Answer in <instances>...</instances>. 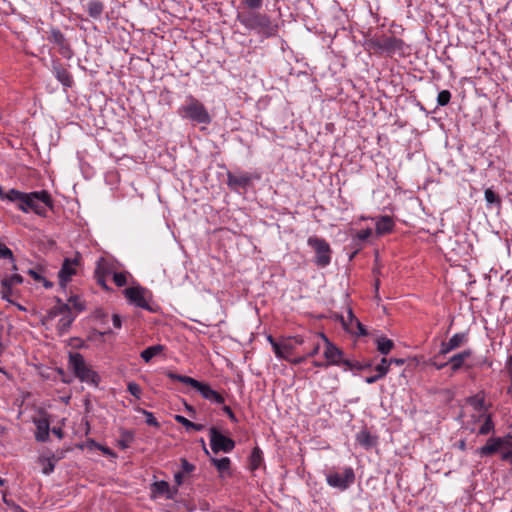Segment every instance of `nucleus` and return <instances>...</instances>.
Returning a JSON list of instances; mask_svg holds the SVG:
<instances>
[{
    "label": "nucleus",
    "instance_id": "nucleus-26",
    "mask_svg": "<svg viewBox=\"0 0 512 512\" xmlns=\"http://www.w3.org/2000/svg\"><path fill=\"white\" fill-rule=\"evenodd\" d=\"M293 347L289 343H273V351L280 359L289 360Z\"/></svg>",
    "mask_w": 512,
    "mask_h": 512
},
{
    "label": "nucleus",
    "instance_id": "nucleus-46",
    "mask_svg": "<svg viewBox=\"0 0 512 512\" xmlns=\"http://www.w3.org/2000/svg\"><path fill=\"white\" fill-rule=\"evenodd\" d=\"M355 322L354 329L355 332H351L352 334H356L359 336H366L367 330L365 326L359 320H353Z\"/></svg>",
    "mask_w": 512,
    "mask_h": 512
},
{
    "label": "nucleus",
    "instance_id": "nucleus-49",
    "mask_svg": "<svg viewBox=\"0 0 512 512\" xmlns=\"http://www.w3.org/2000/svg\"><path fill=\"white\" fill-rule=\"evenodd\" d=\"M344 366H346L347 369L349 370H353V369H356V370H364V366L362 365V363L358 362V361H350V360H345L344 361Z\"/></svg>",
    "mask_w": 512,
    "mask_h": 512
},
{
    "label": "nucleus",
    "instance_id": "nucleus-34",
    "mask_svg": "<svg viewBox=\"0 0 512 512\" xmlns=\"http://www.w3.org/2000/svg\"><path fill=\"white\" fill-rule=\"evenodd\" d=\"M262 462V451L259 447H255L250 456V469L257 470Z\"/></svg>",
    "mask_w": 512,
    "mask_h": 512
},
{
    "label": "nucleus",
    "instance_id": "nucleus-59",
    "mask_svg": "<svg viewBox=\"0 0 512 512\" xmlns=\"http://www.w3.org/2000/svg\"><path fill=\"white\" fill-rule=\"evenodd\" d=\"M183 476H184V473L182 471H179V472L175 473L174 480H175L177 486H180L182 484Z\"/></svg>",
    "mask_w": 512,
    "mask_h": 512
},
{
    "label": "nucleus",
    "instance_id": "nucleus-32",
    "mask_svg": "<svg viewBox=\"0 0 512 512\" xmlns=\"http://www.w3.org/2000/svg\"><path fill=\"white\" fill-rule=\"evenodd\" d=\"M174 419L176 422L182 424L186 428V430L192 429L195 431H202L204 429L203 424L191 422L190 420H188L187 418H185L182 415H175Z\"/></svg>",
    "mask_w": 512,
    "mask_h": 512
},
{
    "label": "nucleus",
    "instance_id": "nucleus-4",
    "mask_svg": "<svg viewBox=\"0 0 512 512\" xmlns=\"http://www.w3.org/2000/svg\"><path fill=\"white\" fill-rule=\"evenodd\" d=\"M177 113L181 118L195 124L208 125L212 121L204 104L192 95L186 97L185 103L178 108Z\"/></svg>",
    "mask_w": 512,
    "mask_h": 512
},
{
    "label": "nucleus",
    "instance_id": "nucleus-52",
    "mask_svg": "<svg viewBox=\"0 0 512 512\" xmlns=\"http://www.w3.org/2000/svg\"><path fill=\"white\" fill-rule=\"evenodd\" d=\"M95 277H96V280H97V283L103 287L105 290H109L107 284H106V276L102 275V274H95Z\"/></svg>",
    "mask_w": 512,
    "mask_h": 512
},
{
    "label": "nucleus",
    "instance_id": "nucleus-31",
    "mask_svg": "<svg viewBox=\"0 0 512 512\" xmlns=\"http://www.w3.org/2000/svg\"><path fill=\"white\" fill-rule=\"evenodd\" d=\"M376 344L377 350L383 355H387L394 347V342L386 337L378 338Z\"/></svg>",
    "mask_w": 512,
    "mask_h": 512
},
{
    "label": "nucleus",
    "instance_id": "nucleus-18",
    "mask_svg": "<svg viewBox=\"0 0 512 512\" xmlns=\"http://www.w3.org/2000/svg\"><path fill=\"white\" fill-rule=\"evenodd\" d=\"M465 402L470 405L476 413H489L484 391H479L475 395L467 397Z\"/></svg>",
    "mask_w": 512,
    "mask_h": 512
},
{
    "label": "nucleus",
    "instance_id": "nucleus-53",
    "mask_svg": "<svg viewBox=\"0 0 512 512\" xmlns=\"http://www.w3.org/2000/svg\"><path fill=\"white\" fill-rule=\"evenodd\" d=\"M222 410L233 422H237V418L229 406H223Z\"/></svg>",
    "mask_w": 512,
    "mask_h": 512
},
{
    "label": "nucleus",
    "instance_id": "nucleus-35",
    "mask_svg": "<svg viewBox=\"0 0 512 512\" xmlns=\"http://www.w3.org/2000/svg\"><path fill=\"white\" fill-rule=\"evenodd\" d=\"M353 320H358L355 315L353 314L352 310L349 309L348 312H347V317H341V322L344 326V328L348 331V332H355V329H354V325H355V322Z\"/></svg>",
    "mask_w": 512,
    "mask_h": 512
},
{
    "label": "nucleus",
    "instance_id": "nucleus-56",
    "mask_svg": "<svg viewBox=\"0 0 512 512\" xmlns=\"http://www.w3.org/2000/svg\"><path fill=\"white\" fill-rule=\"evenodd\" d=\"M382 378L383 377L381 376V374L376 373L375 375L366 377L365 378V382L367 384H373V383L377 382L378 380H380Z\"/></svg>",
    "mask_w": 512,
    "mask_h": 512
},
{
    "label": "nucleus",
    "instance_id": "nucleus-17",
    "mask_svg": "<svg viewBox=\"0 0 512 512\" xmlns=\"http://www.w3.org/2000/svg\"><path fill=\"white\" fill-rule=\"evenodd\" d=\"M251 183V177L247 173L236 175L227 172V185L231 190L238 191L240 188H246Z\"/></svg>",
    "mask_w": 512,
    "mask_h": 512
},
{
    "label": "nucleus",
    "instance_id": "nucleus-42",
    "mask_svg": "<svg viewBox=\"0 0 512 512\" xmlns=\"http://www.w3.org/2000/svg\"><path fill=\"white\" fill-rule=\"evenodd\" d=\"M390 362L388 359L382 358L381 362L375 367V371L384 378L389 372Z\"/></svg>",
    "mask_w": 512,
    "mask_h": 512
},
{
    "label": "nucleus",
    "instance_id": "nucleus-28",
    "mask_svg": "<svg viewBox=\"0 0 512 512\" xmlns=\"http://www.w3.org/2000/svg\"><path fill=\"white\" fill-rule=\"evenodd\" d=\"M69 310H71L70 306L66 303H63L59 298L57 299V304L50 309L48 312V317L53 319L57 316H62L64 313H67Z\"/></svg>",
    "mask_w": 512,
    "mask_h": 512
},
{
    "label": "nucleus",
    "instance_id": "nucleus-58",
    "mask_svg": "<svg viewBox=\"0 0 512 512\" xmlns=\"http://www.w3.org/2000/svg\"><path fill=\"white\" fill-rule=\"evenodd\" d=\"M28 274L36 281L44 280V277H42L37 271L30 269L28 271Z\"/></svg>",
    "mask_w": 512,
    "mask_h": 512
},
{
    "label": "nucleus",
    "instance_id": "nucleus-54",
    "mask_svg": "<svg viewBox=\"0 0 512 512\" xmlns=\"http://www.w3.org/2000/svg\"><path fill=\"white\" fill-rule=\"evenodd\" d=\"M439 356L440 355L438 354L434 359H436ZM430 365L434 366L437 370H441L448 365V361L439 363L436 360H430Z\"/></svg>",
    "mask_w": 512,
    "mask_h": 512
},
{
    "label": "nucleus",
    "instance_id": "nucleus-37",
    "mask_svg": "<svg viewBox=\"0 0 512 512\" xmlns=\"http://www.w3.org/2000/svg\"><path fill=\"white\" fill-rule=\"evenodd\" d=\"M484 197L488 205H501V198L491 188L485 190Z\"/></svg>",
    "mask_w": 512,
    "mask_h": 512
},
{
    "label": "nucleus",
    "instance_id": "nucleus-24",
    "mask_svg": "<svg viewBox=\"0 0 512 512\" xmlns=\"http://www.w3.org/2000/svg\"><path fill=\"white\" fill-rule=\"evenodd\" d=\"M105 5L101 0H90L86 4L88 15L93 19H99L103 14Z\"/></svg>",
    "mask_w": 512,
    "mask_h": 512
},
{
    "label": "nucleus",
    "instance_id": "nucleus-11",
    "mask_svg": "<svg viewBox=\"0 0 512 512\" xmlns=\"http://www.w3.org/2000/svg\"><path fill=\"white\" fill-rule=\"evenodd\" d=\"M81 256L77 253L73 258H65L61 269L58 272L59 284L64 288L71 281L72 276L76 275L80 265Z\"/></svg>",
    "mask_w": 512,
    "mask_h": 512
},
{
    "label": "nucleus",
    "instance_id": "nucleus-43",
    "mask_svg": "<svg viewBox=\"0 0 512 512\" xmlns=\"http://www.w3.org/2000/svg\"><path fill=\"white\" fill-rule=\"evenodd\" d=\"M451 99V93L448 90H442L438 93L437 103L439 106H446Z\"/></svg>",
    "mask_w": 512,
    "mask_h": 512
},
{
    "label": "nucleus",
    "instance_id": "nucleus-3",
    "mask_svg": "<svg viewBox=\"0 0 512 512\" xmlns=\"http://www.w3.org/2000/svg\"><path fill=\"white\" fill-rule=\"evenodd\" d=\"M366 49L375 54H387L389 56L404 53L405 43L402 39L392 35H374L365 42Z\"/></svg>",
    "mask_w": 512,
    "mask_h": 512
},
{
    "label": "nucleus",
    "instance_id": "nucleus-38",
    "mask_svg": "<svg viewBox=\"0 0 512 512\" xmlns=\"http://www.w3.org/2000/svg\"><path fill=\"white\" fill-rule=\"evenodd\" d=\"M23 282V277L19 274H13L1 280V286H13Z\"/></svg>",
    "mask_w": 512,
    "mask_h": 512
},
{
    "label": "nucleus",
    "instance_id": "nucleus-51",
    "mask_svg": "<svg viewBox=\"0 0 512 512\" xmlns=\"http://www.w3.org/2000/svg\"><path fill=\"white\" fill-rule=\"evenodd\" d=\"M371 234H372L371 229H363L358 232L357 236L360 240H366L371 236Z\"/></svg>",
    "mask_w": 512,
    "mask_h": 512
},
{
    "label": "nucleus",
    "instance_id": "nucleus-60",
    "mask_svg": "<svg viewBox=\"0 0 512 512\" xmlns=\"http://www.w3.org/2000/svg\"><path fill=\"white\" fill-rule=\"evenodd\" d=\"M312 364L314 367H318V368H326V367L330 366L326 360L325 361L314 360L312 362Z\"/></svg>",
    "mask_w": 512,
    "mask_h": 512
},
{
    "label": "nucleus",
    "instance_id": "nucleus-25",
    "mask_svg": "<svg viewBox=\"0 0 512 512\" xmlns=\"http://www.w3.org/2000/svg\"><path fill=\"white\" fill-rule=\"evenodd\" d=\"M394 228V222L390 216H381L376 222V233L384 235Z\"/></svg>",
    "mask_w": 512,
    "mask_h": 512
},
{
    "label": "nucleus",
    "instance_id": "nucleus-27",
    "mask_svg": "<svg viewBox=\"0 0 512 512\" xmlns=\"http://www.w3.org/2000/svg\"><path fill=\"white\" fill-rule=\"evenodd\" d=\"M163 350H164V346L160 345V344L149 346L141 352L140 357L146 363H148L152 360V358L159 355Z\"/></svg>",
    "mask_w": 512,
    "mask_h": 512
},
{
    "label": "nucleus",
    "instance_id": "nucleus-16",
    "mask_svg": "<svg viewBox=\"0 0 512 512\" xmlns=\"http://www.w3.org/2000/svg\"><path fill=\"white\" fill-rule=\"evenodd\" d=\"M508 441L506 438L501 437H491L487 440L486 444L480 447L477 450V453L480 456H491L495 454L502 446H504Z\"/></svg>",
    "mask_w": 512,
    "mask_h": 512
},
{
    "label": "nucleus",
    "instance_id": "nucleus-23",
    "mask_svg": "<svg viewBox=\"0 0 512 512\" xmlns=\"http://www.w3.org/2000/svg\"><path fill=\"white\" fill-rule=\"evenodd\" d=\"M75 317L76 316L73 314L72 310H69L67 313H64V315L60 316L56 326L59 335H63L68 332L73 321L75 320Z\"/></svg>",
    "mask_w": 512,
    "mask_h": 512
},
{
    "label": "nucleus",
    "instance_id": "nucleus-63",
    "mask_svg": "<svg viewBox=\"0 0 512 512\" xmlns=\"http://www.w3.org/2000/svg\"><path fill=\"white\" fill-rule=\"evenodd\" d=\"M501 458L504 461L510 460L511 463H512V452L511 451H507V452L502 453Z\"/></svg>",
    "mask_w": 512,
    "mask_h": 512
},
{
    "label": "nucleus",
    "instance_id": "nucleus-55",
    "mask_svg": "<svg viewBox=\"0 0 512 512\" xmlns=\"http://www.w3.org/2000/svg\"><path fill=\"white\" fill-rule=\"evenodd\" d=\"M320 349H321L320 343H315L313 345V348L307 353L306 357H314L315 355H317L319 353Z\"/></svg>",
    "mask_w": 512,
    "mask_h": 512
},
{
    "label": "nucleus",
    "instance_id": "nucleus-7",
    "mask_svg": "<svg viewBox=\"0 0 512 512\" xmlns=\"http://www.w3.org/2000/svg\"><path fill=\"white\" fill-rule=\"evenodd\" d=\"M307 243L316 253L314 263L321 268L328 266L331 262V248L329 243L316 236L309 237Z\"/></svg>",
    "mask_w": 512,
    "mask_h": 512
},
{
    "label": "nucleus",
    "instance_id": "nucleus-2",
    "mask_svg": "<svg viewBox=\"0 0 512 512\" xmlns=\"http://www.w3.org/2000/svg\"><path fill=\"white\" fill-rule=\"evenodd\" d=\"M236 20L247 30L253 31L263 38L274 37L279 30V25L268 14L258 10L237 12Z\"/></svg>",
    "mask_w": 512,
    "mask_h": 512
},
{
    "label": "nucleus",
    "instance_id": "nucleus-20",
    "mask_svg": "<svg viewBox=\"0 0 512 512\" xmlns=\"http://www.w3.org/2000/svg\"><path fill=\"white\" fill-rule=\"evenodd\" d=\"M165 495L167 499H173L168 482L161 480L155 481L151 484V498H157L158 496Z\"/></svg>",
    "mask_w": 512,
    "mask_h": 512
},
{
    "label": "nucleus",
    "instance_id": "nucleus-41",
    "mask_svg": "<svg viewBox=\"0 0 512 512\" xmlns=\"http://www.w3.org/2000/svg\"><path fill=\"white\" fill-rule=\"evenodd\" d=\"M127 275L128 272H114L113 273V281L116 286L123 287L127 284Z\"/></svg>",
    "mask_w": 512,
    "mask_h": 512
},
{
    "label": "nucleus",
    "instance_id": "nucleus-5",
    "mask_svg": "<svg viewBox=\"0 0 512 512\" xmlns=\"http://www.w3.org/2000/svg\"><path fill=\"white\" fill-rule=\"evenodd\" d=\"M68 367L81 382L95 387L99 385L101 380L99 374L86 363L80 353H69Z\"/></svg>",
    "mask_w": 512,
    "mask_h": 512
},
{
    "label": "nucleus",
    "instance_id": "nucleus-61",
    "mask_svg": "<svg viewBox=\"0 0 512 512\" xmlns=\"http://www.w3.org/2000/svg\"><path fill=\"white\" fill-rule=\"evenodd\" d=\"M306 356H301V357H297V358H294V359H290L288 361H290L292 364L294 365H298V364H301L303 363L305 360H306Z\"/></svg>",
    "mask_w": 512,
    "mask_h": 512
},
{
    "label": "nucleus",
    "instance_id": "nucleus-30",
    "mask_svg": "<svg viewBox=\"0 0 512 512\" xmlns=\"http://www.w3.org/2000/svg\"><path fill=\"white\" fill-rule=\"evenodd\" d=\"M210 461L216 467V469L218 470V472L220 474H223V473L228 472L230 470L231 461H230V459L228 457H223V458H220V459L212 457L210 459Z\"/></svg>",
    "mask_w": 512,
    "mask_h": 512
},
{
    "label": "nucleus",
    "instance_id": "nucleus-8",
    "mask_svg": "<svg viewBox=\"0 0 512 512\" xmlns=\"http://www.w3.org/2000/svg\"><path fill=\"white\" fill-rule=\"evenodd\" d=\"M355 481V473L351 467H345L341 473L330 471L326 474V482L330 487L341 491L348 489Z\"/></svg>",
    "mask_w": 512,
    "mask_h": 512
},
{
    "label": "nucleus",
    "instance_id": "nucleus-45",
    "mask_svg": "<svg viewBox=\"0 0 512 512\" xmlns=\"http://www.w3.org/2000/svg\"><path fill=\"white\" fill-rule=\"evenodd\" d=\"M127 390L131 395H133L136 398H140L141 395V388L140 386L135 382H129L127 385Z\"/></svg>",
    "mask_w": 512,
    "mask_h": 512
},
{
    "label": "nucleus",
    "instance_id": "nucleus-6",
    "mask_svg": "<svg viewBox=\"0 0 512 512\" xmlns=\"http://www.w3.org/2000/svg\"><path fill=\"white\" fill-rule=\"evenodd\" d=\"M166 375L169 379L173 381H178L183 384L191 386L192 388L197 390L204 399L210 402L222 404L225 401L224 397L217 391L213 390L207 383H203L192 377L180 375L171 371H168Z\"/></svg>",
    "mask_w": 512,
    "mask_h": 512
},
{
    "label": "nucleus",
    "instance_id": "nucleus-12",
    "mask_svg": "<svg viewBox=\"0 0 512 512\" xmlns=\"http://www.w3.org/2000/svg\"><path fill=\"white\" fill-rule=\"evenodd\" d=\"M323 341V356L328 364L341 365L346 359L343 358V351L334 345L323 333L319 335Z\"/></svg>",
    "mask_w": 512,
    "mask_h": 512
},
{
    "label": "nucleus",
    "instance_id": "nucleus-62",
    "mask_svg": "<svg viewBox=\"0 0 512 512\" xmlns=\"http://www.w3.org/2000/svg\"><path fill=\"white\" fill-rule=\"evenodd\" d=\"M388 362H390V365L396 364L398 366H401L405 363L404 359H399V358H390V359H388Z\"/></svg>",
    "mask_w": 512,
    "mask_h": 512
},
{
    "label": "nucleus",
    "instance_id": "nucleus-36",
    "mask_svg": "<svg viewBox=\"0 0 512 512\" xmlns=\"http://www.w3.org/2000/svg\"><path fill=\"white\" fill-rule=\"evenodd\" d=\"M358 442L364 447H371L376 443V440L368 431H362L357 436Z\"/></svg>",
    "mask_w": 512,
    "mask_h": 512
},
{
    "label": "nucleus",
    "instance_id": "nucleus-9",
    "mask_svg": "<svg viewBox=\"0 0 512 512\" xmlns=\"http://www.w3.org/2000/svg\"><path fill=\"white\" fill-rule=\"evenodd\" d=\"M210 448L213 453H229L235 448V441L223 435L217 427L212 426L209 429Z\"/></svg>",
    "mask_w": 512,
    "mask_h": 512
},
{
    "label": "nucleus",
    "instance_id": "nucleus-33",
    "mask_svg": "<svg viewBox=\"0 0 512 512\" xmlns=\"http://www.w3.org/2000/svg\"><path fill=\"white\" fill-rule=\"evenodd\" d=\"M114 272L115 271H113V266L105 259L101 258L97 262L95 274H102L104 276H108V275H113Z\"/></svg>",
    "mask_w": 512,
    "mask_h": 512
},
{
    "label": "nucleus",
    "instance_id": "nucleus-44",
    "mask_svg": "<svg viewBox=\"0 0 512 512\" xmlns=\"http://www.w3.org/2000/svg\"><path fill=\"white\" fill-rule=\"evenodd\" d=\"M0 258L14 261V255L12 250L5 244L0 242Z\"/></svg>",
    "mask_w": 512,
    "mask_h": 512
},
{
    "label": "nucleus",
    "instance_id": "nucleus-57",
    "mask_svg": "<svg viewBox=\"0 0 512 512\" xmlns=\"http://www.w3.org/2000/svg\"><path fill=\"white\" fill-rule=\"evenodd\" d=\"M112 323L115 328H117V329L121 328V325H122L121 317L118 314H113Z\"/></svg>",
    "mask_w": 512,
    "mask_h": 512
},
{
    "label": "nucleus",
    "instance_id": "nucleus-64",
    "mask_svg": "<svg viewBox=\"0 0 512 512\" xmlns=\"http://www.w3.org/2000/svg\"><path fill=\"white\" fill-rule=\"evenodd\" d=\"M52 432H53V434H55L58 438H62V437H63V431H62V429H61V428H56V427H54V428L52 429Z\"/></svg>",
    "mask_w": 512,
    "mask_h": 512
},
{
    "label": "nucleus",
    "instance_id": "nucleus-19",
    "mask_svg": "<svg viewBox=\"0 0 512 512\" xmlns=\"http://www.w3.org/2000/svg\"><path fill=\"white\" fill-rule=\"evenodd\" d=\"M53 74L55 78L64 86L67 88L72 87L74 81L71 73L63 67L61 64H54L53 65Z\"/></svg>",
    "mask_w": 512,
    "mask_h": 512
},
{
    "label": "nucleus",
    "instance_id": "nucleus-1",
    "mask_svg": "<svg viewBox=\"0 0 512 512\" xmlns=\"http://www.w3.org/2000/svg\"><path fill=\"white\" fill-rule=\"evenodd\" d=\"M8 197L10 202H17L18 209L24 213H28L31 210L38 216L46 217V207L53 208L52 197L46 190L25 193L16 189H10Z\"/></svg>",
    "mask_w": 512,
    "mask_h": 512
},
{
    "label": "nucleus",
    "instance_id": "nucleus-21",
    "mask_svg": "<svg viewBox=\"0 0 512 512\" xmlns=\"http://www.w3.org/2000/svg\"><path fill=\"white\" fill-rule=\"evenodd\" d=\"M34 423L36 425L35 439L39 442H46L49 439V421L47 419H37Z\"/></svg>",
    "mask_w": 512,
    "mask_h": 512
},
{
    "label": "nucleus",
    "instance_id": "nucleus-50",
    "mask_svg": "<svg viewBox=\"0 0 512 512\" xmlns=\"http://www.w3.org/2000/svg\"><path fill=\"white\" fill-rule=\"evenodd\" d=\"M1 296L3 299L9 301V296L12 294V286H1Z\"/></svg>",
    "mask_w": 512,
    "mask_h": 512
},
{
    "label": "nucleus",
    "instance_id": "nucleus-13",
    "mask_svg": "<svg viewBox=\"0 0 512 512\" xmlns=\"http://www.w3.org/2000/svg\"><path fill=\"white\" fill-rule=\"evenodd\" d=\"M483 421V424L478 429L479 435H488L495 430V425L493 422L491 413H476L471 415V419L467 422L468 427L473 432L475 430V425L479 422Z\"/></svg>",
    "mask_w": 512,
    "mask_h": 512
},
{
    "label": "nucleus",
    "instance_id": "nucleus-48",
    "mask_svg": "<svg viewBox=\"0 0 512 512\" xmlns=\"http://www.w3.org/2000/svg\"><path fill=\"white\" fill-rule=\"evenodd\" d=\"M143 413L146 416V423L149 426H153V427H159L160 426L159 422L154 417L153 413H151L149 411H146V410H144Z\"/></svg>",
    "mask_w": 512,
    "mask_h": 512
},
{
    "label": "nucleus",
    "instance_id": "nucleus-39",
    "mask_svg": "<svg viewBox=\"0 0 512 512\" xmlns=\"http://www.w3.org/2000/svg\"><path fill=\"white\" fill-rule=\"evenodd\" d=\"M241 5L250 10H259L262 8L264 0H240Z\"/></svg>",
    "mask_w": 512,
    "mask_h": 512
},
{
    "label": "nucleus",
    "instance_id": "nucleus-22",
    "mask_svg": "<svg viewBox=\"0 0 512 512\" xmlns=\"http://www.w3.org/2000/svg\"><path fill=\"white\" fill-rule=\"evenodd\" d=\"M472 355L470 349L464 350L450 357L448 364L451 366L452 372H457L464 365V361Z\"/></svg>",
    "mask_w": 512,
    "mask_h": 512
},
{
    "label": "nucleus",
    "instance_id": "nucleus-47",
    "mask_svg": "<svg viewBox=\"0 0 512 512\" xmlns=\"http://www.w3.org/2000/svg\"><path fill=\"white\" fill-rule=\"evenodd\" d=\"M195 470V466L188 462L185 458L181 459V471L184 474H189Z\"/></svg>",
    "mask_w": 512,
    "mask_h": 512
},
{
    "label": "nucleus",
    "instance_id": "nucleus-14",
    "mask_svg": "<svg viewBox=\"0 0 512 512\" xmlns=\"http://www.w3.org/2000/svg\"><path fill=\"white\" fill-rule=\"evenodd\" d=\"M48 40L58 46L59 53L66 59L73 56L72 48L65 38L64 34L58 28H52L48 36Z\"/></svg>",
    "mask_w": 512,
    "mask_h": 512
},
{
    "label": "nucleus",
    "instance_id": "nucleus-29",
    "mask_svg": "<svg viewBox=\"0 0 512 512\" xmlns=\"http://www.w3.org/2000/svg\"><path fill=\"white\" fill-rule=\"evenodd\" d=\"M134 440V433L130 430L122 429L120 432V439L118 440V446L121 449H127Z\"/></svg>",
    "mask_w": 512,
    "mask_h": 512
},
{
    "label": "nucleus",
    "instance_id": "nucleus-10",
    "mask_svg": "<svg viewBox=\"0 0 512 512\" xmlns=\"http://www.w3.org/2000/svg\"><path fill=\"white\" fill-rule=\"evenodd\" d=\"M123 293L131 304L150 312L155 311L146 298V294L148 293L147 289L141 286L129 287L124 289Z\"/></svg>",
    "mask_w": 512,
    "mask_h": 512
},
{
    "label": "nucleus",
    "instance_id": "nucleus-40",
    "mask_svg": "<svg viewBox=\"0 0 512 512\" xmlns=\"http://www.w3.org/2000/svg\"><path fill=\"white\" fill-rule=\"evenodd\" d=\"M40 461L43 463L44 467L42 469L43 474L49 475L54 471L55 468V460L54 456L49 458H41Z\"/></svg>",
    "mask_w": 512,
    "mask_h": 512
},
{
    "label": "nucleus",
    "instance_id": "nucleus-15",
    "mask_svg": "<svg viewBox=\"0 0 512 512\" xmlns=\"http://www.w3.org/2000/svg\"><path fill=\"white\" fill-rule=\"evenodd\" d=\"M468 341V332L454 334L447 342H442L439 355H446L451 351L461 347Z\"/></svg>",
    "mask_w": 512,
    "mask_h": 512
}]
</instances>
